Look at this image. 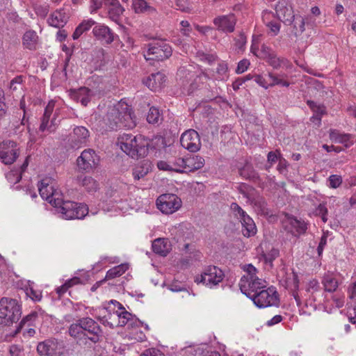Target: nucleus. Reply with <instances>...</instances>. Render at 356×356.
<instances>
[{
	"label": "nucleus",
	"mask_w": 356,
	"mask_h": 356,
	"mask_svg": "<svg viewBox=\"0 0 356 356\" xmlns=\"http://www.w3.org/2000/svg\"><path fill=\"white\" fill-rule=\"evenodd\" d=\"M104 122L111 129L121 127L133 129L136 125V117L131 106L122 101L109 109Z\"/></svg>",
	"instance_id": "obj_1"
},
{
	"label": "nucleus",
	"mask_w": 356,
	"mask_h": 356,
	"mask_svg": "<svg viewBox=\"0 0 356 356\" xmlns=\"http://www.w3.org/2000/svg\"><path fill=\"white\" fill-rule=\"evenodd\" d=\"M245 274L241 278L239 286L243 293L251 298L252 293L259 292L266 288V281L257 275V270L252 264L243 266Z\"/></svg>",
	"instance_id": "obj_2"
},
{
	"label": "nucleus",
	"mask_w": 356,
	"mask_h": 356,
	"mask_svg": "<svg viewBox=\"0 0 356 356\" xmlns=\"http://www.w3.org/2000/svg\"><path fill=\"white\" fill-rule=\"evenodd\" d=\"M118 143L120 149L132 158L144 156L147 152V144L141 136L123 134L118 138Z\"/></svg>",
	"instance_id": "obj_3"
},
{
	"label": "nucleus",
	"mask_w": 356,
	"mask_h": 356,
	"mask_svg": "<svg viewBox=\"0 0 356 356\" xmlns=\"http://www.w3.org/2000/svg\"><path fill=\"white\" fill-rule=\"evenodd\" d=\"M22 316V307L15 299L2 298L0 300V325H11Z\"/></svg>",
	"instance_id": "obj_4"
},
{
	"label": "nucleus",
	"mask_w": 356,
	"mask_h": 356,
	"mask_svg": "<svg viewBox=\"0 0 356 356\" xmlns=\"http://www.w3.org/2000/svg\"><path fill=\"white\" fill-rule=\"evenodd\" d=\"M56 211L65 220L83 219L88 214V207L83 203L63 201L56 207Z\"/></svg>",
	"instance_id": "obj_5"
},
{
	"label": "nucleus",
	"mask_w": 356,
	"mask_h": 356,
	"mask_svg": "<svg viewBox=\"0 0 356 356\" xmlns=\"http://www.w3.org/2000/svg\"><path fill=\"white\" fill-rule=\"evenodd\" d=\"M172 52L169 44L164 40H159L148 44L144 57L147 60L162 61L168 58Z\"/></svg>",
	"instance_id": "obj_6"
},
{
	"label": "nucleus",
	"mask_w": 356,
	"mask_h": 356,
	"mask_svg": "<svg viewBox=\"0 0 356 356\" xmlns=\"http://www.w3.org/2000/svg\"><path fill=\"white\" fill-rule=\"evenodd\" d=\"M223 278L224 273L221 269L215 266H209L200 275L196 276L195 281L211 289L218 285Z\"/></svg>",
	"instance_id": "obj_7"
},
{
	"label": "nucleus",
	"mask_w": 356,
	"mask_h": 356,
	"mask_svg": "<svg viewBox=\"0 0 356 356\" xmlns=\"http://www.w3.org/2000/svg\"><path fill=\"white\" fill-rule=\"evenodd\" d=\"M254 305L259 308L277 305L279 302L277 292L274 287L265 288L259 292L252 293L250 298Z\"/></svg>",
	"instance_id": "obj_8"
},
{
	"label": "nucleus",
	"mask_w": 356,
	"mask_h": 356,
	"mask_svg": "<svg viewBox=\"0 0 356 356\" xmlns=\"http://www.w3.org/2000/svg\"><path fill=\"white\" fill-rule=\"evenodd\" d=\"M231 209L234 216L240 220L242 225V233L245 237H250L256 234L257 227L253 220L236 203L231 204Z\"/></svg>",
	"instance_id": "obj_9"
},
{
	"label": "nucleus",
	"mask_w": 356,
	"mask_h": 356,
	"mask_svg": "<svg viewBox=\"0 0 356 356\" xmlns=\"http://www.w3.org/2000/svg\"><path fill=\"white\" fill-rule=\"evenodd\" d=\"M38 186L41 197L48 201L55 208L60 203H62L60 194L51 184V180L50 178L46 177L42 179Z\"/></svg>",
	"instance_id": "obj_10"
},
{
	"label": "nucleus",
	"mask_w": 356,
	"mask_h": 356,
	"mask_svg": "<svg viewBox=\"0 0 356 356\" xmlns=\"http://www.w3.org/2000/svg\"><path fill=\"white\" fill-rule=\"evenodd\" d=\"M157 208L165 214H172L181 207V200L175 194H163L156 200Z\"/></svg>",
	"instance_id": "obj_11"
},
{
	"label": "nucleus",
	"mask_w": 356,
	"mask_h": 356,
	"mask_svg": "<svg viewBox=\"0 0 356 356\" xmlns=\"http://www.w3.org/2000/svg\"><path fill=\"white\" fill-rule=\"evenodd\" d=\"M55 104L56 102L51 100L46 106L42 118L41 124L40 125V131H47L49 133H52L56 131L58 127V123L56 122V118L58 115L57 111H55L53 117H51L55 108Z\"/></svg>",
	"instance_id": "obj_12"
},
{
	"label": "nucleus",
	"mask_w": 356,
	"mask_h": 356,
	"mask_svg": "<svg viewBox=\"0 0 356 356\" xmlns=\"http://www.w3.org/2000/svg\"><path fill=\"white\" fill-rule=\"evenodd\" d=\"M99 162V157L92 149H84L76 159L79 170L86 172L96 168Z\"/></svg>",
	"instance_id": "obj_13"
},
{
	"label": "nucleus",
	"mask_w": 356,
	"mask_h": 356,
	"mask_svg": "<svg viewBox=\"0 0 356 356\" xmlns=\"http://www.w3.org/2000/svg\"><path fill=\"white\" fill-rule=\"evenodd\" d=\"M19 155V148L15 142L8 140L0 143V160L4 164H13Z\"/></svg>",
	"instance_id": "obj_14"
},
{
	"label": "nucleus",
	"mask_w": 356,
	"mask_h": 356,
	"mask_svg": "<svg viewBox=\"0 0 356 356\" xmlns=\"http://www.w3.org/2000/svg\"><path fill=\"white\" fill-rule=\"evenodd\" d=\"M181 146L191 152L200 149L201 140L199 134L194 129H188L181 134L180 138Z\"/></svg>",
	"instance_id": "obj_15"
},
{
	"label": "nucleus",
	"mask_w": 356,
	"mask_h": 356,
	"mask_svg": "<svg viewBox=\"0 0 356 356\" xmlns=\"http://www.w3.org/2000/svg\"><path fill=\"white\" fill-rule=\"evenodd\" d=\"M185 165V158L181 156H170L166 161H159L157 163V167L161 170L179 173L186 172Z\"/></svg>",
	"instance_id": "obj_16"
},
{
	"label": "nucleus",
	"mask_w": 356,
	"mask_h": 356,
	"mask_svg": "<svg viewBox=\"0 0 356 356\" xmlns=\"http://www.w3.org/2000/svg\"><path fill=\"white\" fill-rule=\"evenodd\" d=\"M90 132L83 126H77L74 128L70 137V145L72 148L79 149L86 146L89 141Z\"/></svg>",
	"instance_id": "obj_17"
},
{
	"label": "nucleus",
	"mask_w": 356,
	"mask_h": 356,
	"mask_svg": "<svg viewBox=\"0 0 356 356\" xmlns=\"http://www.w3.org/2000/svg\"><path fill=\"white\" fill-rule=\"evenodd\" d=\"M280 284L286 289L291 291L298 304L300 300L298 296L299 280L297 273L293 271L285 272L280 280Z\"/></svg>",
	"instance_id": "obj_18"
},
{
	"label": "nucleus",
	"mask_w": 356,
	"mask_h": 356,
	"mask_svg": "<svg viewBox=\"0 0 356 356\" xmlns=\"http://www.w3.org/2000/svg\"><path fill=\"white\" fill-rule=\"evenodd\" d=\"M37 351L42 356H58L61 353V347L54 339H47L38 344Z\"/></svg>",
	"instance_id": "obj_19"
},
{
	"label": "nucleus",
	"mask_w": 356,
	"mask_h": 356,
	"mask_svg": "<svg viewBox=\"0 0 356 356\" xmlns=\"http://www.w3.org/2000/svg\"><path fill=\"white\" fill-rule=\"evenodd\" d=\"M94 37L102 44H109L114 41L115 34L107 26L102 24H97L93 29Z\"/></svg>",
	"instance_id": "obj_20"
},
{
	"label": "nucleus",
	"mask_w": 356,
	"mask_h": 356,
	"mask_svg": "<svg viewBox=\"0 0 356 356\" xmlns=\"http://www.w3.org/2000/svg\"><path fill=\"white\" fill-rule=\"evenodd\" d=\"M277 18L286 24H291L294 18L293 9L287 0L280 1L275 7Z\"/></svg>",
	"instance_id": "obj_21"
},
{
	"label": "nucleus",
	"mask_w": 356,
	"mask_h": 356,
	"mask_svg": "<svg viewBox=\"0 0 356 356\" xmlns=\"http://www.w3.org/2000/svg\"><path fill=\"white\" fill-rule=\"evenodd\" d=\"M284 229L293 236L304 234L307 229L305 221L300 220L293 216L287 217L283 222Z\"/></svg>",
	"instance_id": "obj_22"
},
{
	"label": "nucleus",
	"mask_w": 356,
	"mask_h": 356,
	"mask_svg": "<svg viewBox=\"0 0 356 356\" xmlns=\"http://www.w3.org/2000/svg\"><path fill=\"white\" fill-rule=\"evenodd\" d=\"M236 23V19L233 14L218 16L213 19V24L217 29L225 33L233 32Z\"/></svg>",
	"instance_id": "obj_23"
},
{
	"label": "nucleus",
	"mask_w": 356,
	"mask_h": 356,
	"mask_svg": "<svg viewBox=\"0 0 356 356\" xmlns=\"http://www.w3.org/2000/svg\"><path fill=\"white\" fill-rule=\"evenodd\" d=\"M79 322L81 327H83L82 328L83 332H88L89 334L93 335L92 337H89V339L94 342L97 341L99 340V337L102 333L101 328L97 323L88 317L80 319Z\"/></svg>",
	"instance_id": "obj_24"
},
{
	"label": "nucleus",
	"mask_w": 356,
	"mask_h": 356,
	"mask_svg": "<svg viewBox=\"0 0 356 356\" xmlns=\"http://www.w3.org/2000/svg\"><path fill=\"white\" fill-rule=\"evenodd\" d=\"M104 6L107 10L109 19L115 22H118L124 10L119 1L104 0Z\"/></svg>",
	"instance_id": "obj_25"
},
{
	"label": "nucleus",
	"mask_w": 356,
	"mask_h": 356,
	"mask_svg": "<svg viewBox=\"0 0 356 356\" xmlns=\"http://www.w3.org/2000/svg\"><path fill=\"white\" fill-rule=\"evenodd\" d=\"M262 19L268 29V33L272 36L277 35L280 30V21L277 17H276L271 11H264L263 13Z\"/></svg>",
	"instance_id": "obj_26"
},
{
	"label": "nucleus",
	"mask_w": 356,
	"mask_h": 356,
	"mask_svg": "<svg viewBox=\"0 0 356 356\" xmlns=\"http://www.w3.org/2000/svg\"><path fill=\"white\" fill-rule=\"evenodd\" d=\"M70 95L72 99L80 102L83 106H86L95 93L86 87H81L78 90H71Z\"/></svg>",
	"instance_id": "obj_27"
},
{
	"label": "nucleus",
	"mask_w": 356,
	"mask_h": 356,
	"mask_svg": "<svg viewBox=\"0 0 356 356\" xmlns=\"http://www.w3.org/2000/svg\"><path fill=\"white\" fill-rule=\"evenodd\" d=\"M166 81L165 76L161 72L152 74L145 81L144 83L152 90L161 89Z\"/></svg>",
	"instance_id": "obj_28"
},
{
	"label": "nucleus",
	"mask_w": 356,
	"mask_h": 356,
	"mask_svg": "<svg viewBox=\"0 0 356 356\" xmlns=\"http://www.w3.org/2000/svg\"><path fill=\"white\" fill-rule=\"evenodd\" d=\"M68 19L64 9H58L51 14L47 19L49 26L55 28L63 27Z\"/></svg>",
	"instance_id": "obj_29"
},
{
	"label": "nucleus",
	"mask_w": 356,
	"mask_h": 356,
	"mask_svg": "<svg viewBox=\"0 0 356 356\" xmlns=\"http://www.w3.org/2000/svg\"><path fill=\"white\" fill-rule=\"evenodd\" d=\"M132 7L136 13H145L148 15L157 13L156 9L145 0H133Z\"/></svg>",
	"instance_id": "obj_30"
},
{
	"label": "nucleus",
	"mask_w": 356,
	"mask_h": 356,
	"mask_svg": "<svg viewBox=\"0 0 356 356\" xmlns=\"http://www.w3.org/2000/svg\"><path fill=\"white\" fill-rule=\"evenodd\" d=\"M185 170L192 172L202 168L204 165L203 157L195 155L185 158Z\"/></svg>",
	"instance_id": "obj_31"
},
{
	"label": "nucleus",
	"mask_w": 356,
	"mask_h": 356,
	"mask_svg": "<svg viewBox=\"0 0 356 356\" xmlns=\"http://www.w3.org/2000/svg\"><path fill=\"white\" fill-rule=\"evenodd\" d=\"M38 42V36L37 33L33 30L26 31L22 37V44L24 47L30 50L36 49Z\"/></svg>",
	"instance_id": "obj_32"
},
{
	"label": "nucleus",
	"mask_w": 356,
	"mask_h": 356,
	"mask_svg": "<svg viewBox=\"0 0 356 356\" xmlns=\"http://www.w3.org/2000/svg\"><path fill=\"white\" fill-rule=\"evenodd\" d=\"M307 104L314 113L310 120L320 124L322 116L326 113L325 107L323 104H317L313 101H308Z\"/></svg>",
	"instance_id": "obj_33"
},
{
	"label": "nucleus",
	"mask_w": 356,
	"mask_h": 356,
	"mask_svg": "<svg viewBox=\"0 0 356 356\" xmlns=\"http://www.w3.org/2000/svg\"><path fill=\"white\" fill-rule=\"evenodd\" d=\"M152 250L156 254L161 256H166L170 250V245L165 238H156L152 245Z\"/></svg>",
	"instance_id": "obj_34"
},
{
	"label": "nucleus",
	"mask_w": 356,
	"mask_h": 356,
	"mask_svg": "<svg viewBox=\"0 0 356 356\" xmlns=\"http://www.w3.org/2000/svg\"><path fill=\"white\" fill-rule=\"evenodd\" d=\"M330 138L333 142L341 143L346 147H350L353 143L350 134H340L337 131H332L330 134Z\"/></svg>",
	"instance_id": "obj_35"
},
{
	"label": "nucleus",
	"mask_w": 356,
	"mask_h": 356,
	"mask_svg": "<svg viewBox=\"0 0 356 356\" xmlns=\"http://www.w3.org/2000/svg\"><path fill=\"white\" fill-rule=\"evenodd\" d=\"M322 284L324 286L325 291L327 292L335 291L339 286L337 280L330 273H327L324 275L322 278Z\"/></svg>",
	"instance_id": "obj_36"
},
{
	"label": "nucleus",
	"mask_w": 356,
	"mask_h": 356,
	"mask_svg": "<svg viewBox=\"0 0 356 356\" xmlns=\"http://www.w3.org/2000/svg\"><path fill=\"white\" fill-rule=\"evenodd\" d=\"M150 171V164L148 161H144L137 165L133 169V177L135 180H140L145 177Z\"/></svg>",
	"instance_id": "obj_37"
},
{
	"label": "nucleus",
	"mask_w": 356,
	"mask_h": 356,
	"mask_svg": "<svg viewBox=\"0 0 356 356\" xmlns=\"http://www.w3.org/2000/svg\"><path fill=\"white\" fill-rule=\"evenodd\" d=\"M268 75L270 80L269 82L270 87L275 86L289 87L290 85V83L285 79L287 76L285 74H276L272 72H268Z\"/></svg>",
	"instance_id": "obj_38"
},
{
	"label": "nucleus",
	"mask_w": 356,
	"mask_h": 356,
	"mask_svg": "<svg viewBox=\"0 0 356 356\" xmlns=\"http://www.w3.org/2000/svg\"><path fill=\"white\" fill-rule=\"evenodd\" d=\"M95 24L96 25V22L92 19L83 20L76 28L72 34V38L77 40L84 32L88 31Z\"/></svg>",
	"instance_id": "obj_39"
},
{
	"label": "nucleus",
	"mask_w": 356,
	"mask_h": 356,
	"mask_svg": "<svg viewBox=\"0 0 356 356\" xmlns=\"http://www.w3.org/2000/svg\"><path fill=\"white\" fill-rule=\"evenodd\" d=\"M80 183L88 193L95 192L99 188L97 181L90 176H85L80 180Z\"/></svg>",
	"instance_id": "obj_40"
},
{
	"label": "nucleus",
	"mask_w": 356,
	"mask_h": 356,
	"mask_svg": "<svg viewBox=\"0 0 356 356\" xmlns=\"http://www.w3.org/2000/svg\"><path fill=\"white\" fill-rule=\"evenodd\" d=\"M128 268L129 266L127 264H122L115 266L107 271L105 279L111 280L117 277H120L123 273H124L128 270Z\"/></svg>",
	"instance_id": "obj_41"
},
{
	"label": "nucleus",
	"mask_w": 356,
	"mask_h": 356,
	"mask_svg": "<svg viewBox=\"0 0 356 356\" xmlns=\"http://www.w3.org/2000/svg\"><path fill=\"white\" fill-rule=\"evenodd\" d=\"M38 317V314L36 312H31L29 314L24 316L22 319L18 327L16 329L15 334H17L20 331V330L25 325H27L28 327L33 325V323L37 320Z\"/></svg>",
	"instance_id": "obj_42"
},
{
	"label": "nucleus",
	"mask_w": 356,
	"mask_h": 356,
	"mask_svg": "<svg viewBox=\"0 0 356 356\" xmlns=\"http://www.w3.org/2000/svg\"><path fill=\"white\" fill-rule=\"evenodd\" d=\"M149 124H158L162 121V115L158 108L152 106L147 115Z\"/></svg>",
	"instance_id": "obj_43"
},
{
	"label": "nucleus",
	"mask_w": 356,
	"mask_h": 356,
	"mask_svg": "<svg viewBox=\"0 0 356 356\" xmlns=\"http://www.w3.org/2000/svg\"><path fill=\"white\" fill-rule=\"evenodd\" d=\"M266 61L274 69H279L282 66H286L287 67L289 65V61L286 59L277 57L275 53H274Z\"/></svg>",
	"instance_id": "obj_44"
},
{
	"label": "nucleus",
	"mask_w": 356,
	"mask_h": 356,
	"mask_svg": "<svg viewBox=\"0 0 356 356\" xmlns=\"http://www.w3.org/2000/svg\"><path fill=\"white\" fill-rule=\"evenodd\" d=\"M252 52L257 56H259L267 60L275 52L268 47L263 44L260 50L254 47H251Z\"/></svg>",
	"instance_id": "obj_45"
},
{
	"label": "nucleus",
	"mask_w": 356,
	"mask_h": 356,
	"mask_svg": "<svg viewBox=\"0 0 356 356\" xmlns=\"http://www.w3.org/2000/svg\"><path fill=\"white\" fill-rule=\"evenodd\" d=\"M103 325L111 328L119 327L118 310L111 311L107 318L104 320Z\"/></svg>",
	"instance_id": "obj_46"
},
{
	"label": "nucleus",
	"mask_w": 356,
	"mask_h": 356,
	"mask_svg": "<svg viewBox=\"0 0 356 356\" xmlns=\"http://www.w3.org/2000/svg\"><path fill=\"white\" fill-rule=\"evenodd\" d=\"M118 318H119V326H124L126 325H132L134 318L131 314L127 312L124 308V310H118Z\"/></svg>",
	"instance_id": "obj_47"
},
{
	"label": "nucleus",
	"mask_w": 356,
	"mask_h": 356,
	"mask_svg": "<svg viewBox=\"0 0 356 356\" xmlns=\"http://www.w3.org/2000/svg\"><path fill=\"white\" fill-rule=\"evenodd\" d=\"M293 31L296 35L302 33L305 31V20L300 15H295L292 19Z\"/></svg>",
	"instance_id": "obj_48"
},
{
	"label": "nucleus",
	"mask_w": 356,
	"mask_h": 356,
	"mask_svg": "<svg viewBox=\"0 0 356 356\" xmlns=\"http://www.w3.org/2000/svg\"><path fill=\"white\" fill-rule=\"evenodd\" d=\"M239 174L245 179H253L257 177V174L252 166L248 163L239 169Z\"/></svg>",
	"instance_id": "obj_49"
},
{
	"label": "nucleus",
	"mask_w": 356,
	"mask_h": 356,
	"mask_svg": "<svg viewBox=\"0 0 356 356\" xmlns=\"http://www.w3.org/2000/svg\"><path fill=\"white\" fill-rule=\"evenodd\" d=\"M175 3L177 10L184 13H191L193 10V4L189 0H175Z\"/></svg>",
	"instance_id": "obj_50"
},
{
	"label": "nucleus",
	"mask_w": 356,
	"mask_h": 356,
	"mask_svg": "<svg viewBox=\"0 0 356 356\" xmlns=\"http://www.w3.org/2000/svg\"><path fill=\"white\" fill-rule=\"evenodd\" d=\"M327 213L328 211L325 203L319 204L313 211L314 215L321 217L323 222H326L327 221Z\"/></svg>",
	"instance_id": "obj_51"
},
{
	"label": "nucleus",
	"mask_w": 356,
	"mask_h": 356,
	"mask_svg": "<svg viewBox=\"0 0 356 356\" xmlns=\"http://www.w3.org/2000/svg\"><path fill=\"white\" fill-rule=\"evenodd\" d=\"M216 72L218 74L217 79L219 80H225L228 78V66L227 64L221 62L218 63V67L216 70Z\"/></svg>",
	"instance_id": "obj_52"
},
{
	"label": "nucleus",
	"mask_w": 356,
	"mask_h": 356,
	"mask_svg": "<svg viewBox=\"0 0 356 356\" xmlns=\"http://www.w3.org/2000/svg\"><path fill=\"white\" fill-rule=\"evenodd\" d=\"M254 209L261 214L266 215L268 213L267 204L262 199L259 198L254 202Z\"/></svg>",
	"instance_id": "obj_53"
},
{
	"label": "nucleus",
	"mask_w": 356,
	"mask_h": 356,
	"mask_svg": "<svg viewBox=\"0 0 356 356\" xmlns=\"http://www.w3.org/2000/svg\"><path fill=\"white\" fill-rule=\"evenodd\" d=\"M83 327L79 321L76 323L72 324L69 328V334L73 337H79L83 334Z\"/></svg>",
	"instance_id": "obj_54"
},
{
	"label": "nucleus",
	"mask_w": 356,
	"mask_h": 356,
	"mask_svg": "<svg viewBox=\"0 0 356 356\" xmlns=\"http://www.w3.org/2000/svg\"><path fill=\"white\" fill-rule=\"evenodd\" d=\"M26 294L29 296L32 300L35 302H38L42 299V292L40 290H35L32 287H29L26 289Z\"/></svg>",
	"instance_id": "obj_55"
},
{
	"label": "nucleus",
	"mask_w": 356,
	"mask_h": 356,
	"mask_svg": "<svg viewBox=\"0 0 356 356\" xmlns=\"http://www.w3.org/2000/svg\"><path fill=\"white\" fill-rule=\"evenodd\" d=\"M34 9L38 16L44 18L49 11V5L48 3L38 5L35 6Z\"/></svg>",
	"instance_id": "obj_56"
},
{
	"label": "nucleus",
	"mask_w": 356,
	"mask_h": 356,
	"mask_svg": "<svg viewBox=\"0 0 356 356\" xmlns=\"http://www.w3.org/2000/svg\"><path fill=\"white\" fill-rule=\"evenodd\" d=\"M329 186L332 188H338L342 183V177L338 175H332L328 178Z\"/></svg>",
	"instance_id": "obj_57"
},
{
	"label": "nucleus",
	"mask_w": 356,
	"mask_h": 356,
	"mask_svg": "<svg viewBox=\"0 0 356 356\" xmlns=\"http://www.w3.org/2000/svg\"><path fill=\"white\" fill-rule=\"evenodd\" d=\"M250 65V61L248 59H243L238 62L237 67L236 69V73L238 74L245 72Z\"/></svg>",
	"instance_id": "obj_58"
},
{
	"label": "nucleus",
	"mask_w": 356,
	"mask_h": 356,
	"mask_svg": "<svg viewBox=\"0 0 356 356\" xmlns=\"http://www.w3.org/2000/svg\"><path fill=\"white\" fill-rule=\"evenodd\" d=\"M246 41H247L246 36L243 33H240L239 35L236 38V42H235L236 47L238 50L243 49V48L246 44Z\"/></svg>",
	"instance_id": "obj_59"
},
{
	"label": "nucleus",
	"mask_w": 356,
	"mask_h": 356,
	"mask_svg": "<svg viewBox=\"0 0 356 356\" xmlns=\"http://www.w3.org/2000/svg\"><path fill=\"white\" fill-rule=\"evenodd\" d=\"M278 165L277 167V170L280 173H284L286 171L287 166L289 165L287 161L283 158L280 153H279Z\"/></svg>",
	"instance_id": "obj_60"
},
{
	"label": "nucleus",
	"mask_w": 356,
	"mask_h": 356,
	"mask_svg": "<svg viewBox=\"0 0 356 356\" xmlns=\"http://www.w3.org/2000/svg\"><path fill=\"white\" fill-rule=\"evenodd\" d=\"M111 310L108 308L102 307L99 308L97 314V318L103 324L104 320L106 319Z\"/></svg>",
	"instance_id": "obj_61"
},
{
	"label": "nucleus",
	"mask_w": 356,
	"mask_h": 356,
	"mask_svg": "<svg viewBox=\"0 0 356 356\" xmlns=\"http://www.w3.org/2000/svg\"><path fill=\"white\" fill-rule=\"evenodd\" d=\"M195 356H220V354L215 351L204 350L200 348L195 350Z\"/></svg>",
	"instance_id": "obj_62"
},
{
	"label": "nucleus",
	"mask_w": 356,
	"mask_h": 356,
	"mask_svg": "<svg viewBox=\"0 0 356 356\" xmlns=\"http://www.w3.org/2000/svg\"><path fill=\"white\" fill-rule=\"evenodd\" d=\"M320 289V285L316 280H310L307 284V291L308 292L314 293Z\"/></svg>",
	"instance_id": "obj_63"
},
{
	"label": "nucleus",
	"mask_w": 356,
	"mask_h": 356,
	"mask_svg": "<svg viewBox=\"0 0 356 356\" xmlns=\"http://www.w3.org/2000/svg\"><path fill=\"white\" fill-rule=\"evenodd\" d=\"M140 356H165L160 350L155 348L146 350Z\"/></svg>",
	"instance_id": "obj_64"
}]
</instances>
